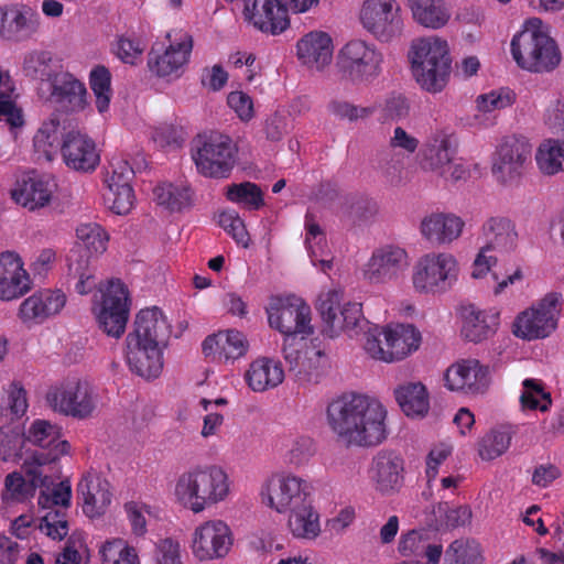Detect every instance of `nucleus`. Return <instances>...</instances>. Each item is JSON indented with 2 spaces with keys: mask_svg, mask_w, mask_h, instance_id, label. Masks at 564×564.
Wrapping results in <instances>:
<instances>
[{
  "mask_svg": "<svg viewBox=\"0 0 564 564\" xmlns=\"http://www.w3.org/2000/svg\"><path fill=\"white\" fill-rule=\"evenodd\" d=\"M326 416L330 430L347 445L372 447L387 438V410L367 395L350 393L334 399Z\"/></svg>",
  "mask_w": 564,
  "mask_h": 564,
  "instance_id": "obj_1",
  "label": "nucleus"
},
{
  "mask_svg": "<svg viewBox=\"0 0 564 564\" xmlns=\"http://www.w3.org/2000/svg\"><path fill=\"white\" fill-rule=\"evenodd\" d=\"M174 492L182 506L199 513L228 496V476L216 465L196 466L177 478Z\"/></svg>",
  "mask_w": 564,
  "mask_h": 564,
  "instance_id": "obj_2",
  "label": "nucleus"
},
{
  "mask_svg": "<svg viewBox=\"0 0 564 564\" xmlns=\"http://www.w3.org/2000/svg\"><path fill=\"white\" fill-rule=\"evenodd\" d=\"M412 73L417 84L430 93L441 91L451 73V57L446 41L436 36L413 42L409 53Z\"/></svg>",
  "mask_w": 564,
  "mask_h": 564,
  "instance_id": "obj_3",
  "label": "nucleus"
},
{
  "mask_svg": "<svg viewBox=\"0 0 564 564\" xmlns=\"http://www.w3.org/2000/svg\"><path fill=\"white\" fill-rule=\"evenodd\" d=\"M383 62V54L373 44L351 40L338 51L334 67L340 80L369 85L381 75Z\"/></svg>",
  "mask_w": 564,
  "mask_h": 564,
  "instance_id": "obj_4",
  "label": "nucleus"
},
{
  "mask_svg": "<svg viewBox=\"0 0 564 564\" xmlns=\"http://www.w3.org/2000/svg\"><path fill=\"white\" fill-rule=\"evenodd\" d=\"M511 53L518 66L532 73L555 69L562 58L556 42L539 30H523L513 36Z\"/></svg>",
  "mask_w": 564,
  "mask_h": 564,
  "instance_id": "obj_5",
  "label": "nucleus"
},
{
  "mask_svg": "<svg viewBox=\"0 0 564 564\" xmlns=\"http://www.w3.org/2000/svg\"><path fill=\"white\" fill-rule=\"evenodd\" d=\"M245 20L262 33L276 35L290 25L289 10L305 12L319 0H243Z\"/></svg>",
  "mask_w": 564,
  "mask_h": 564,
  "instance_id": "obj_6",
  "label": "nucleus"
},
{
  "mask_svg": "<svg viewBox=\"0 0 564 564\" xmlns=\"http://www.w3.org/2000/svg\"><path fill=\"white\" fill-rule=\"evenodd\" d=\"M382 333L384 335V346L379 339L378 327L369 328L366 333L364 348L376 360L384 362L400 361L420 347L421 334L411 324L388 325Z\"/></svg>",
  "mask_w": 564,
  "mask_h": 564,
  "instance_id": "obj_7",
  "label": "nucleus"
},
{
  "mask_svg": "<svg viewBox=\"0 0 564 564\" xmlns=\"http://www.w3.org/2000/svg\"><path fill=\"white\" fill-rule=\"evenodd\" d=\"M236 153L237 149L229 137L212 133L195 141L193 160L202 175L227 178L236 164Z\"/></svg>",
  "mask_w": 564,
  "mask_h": 564,
  "instance_id": "obj_8",
  "label": "nucleus"
},
{
  "mask_svg": "<svg viewBox=\"0 0 564 564\" xmlns=\"http://www.w3.org/2000/svg\"><path fill=\"white\" fill-rule=\"evenodd\" d=\"M562 294L547 293L535 305L521 312L512 324V333L524 340L549 337L557 327Z\"/></svg>",
  "mask_w": 564,
  "mask_h": 564,
  "instance_id": "obj_9",
  "label": "nucleus"
},
{
  "mask_svg": "<svg viewBox=\"0 0 564 564\" xmlns=\"http://www.w3.org/2000/svg\"><path fill=\"white\" fill-rule=\"evenodd\" d=\"M481 235L485 245L474 261L471 276L475 279L481 278L497 262L496 257L487 256L488 251L505 253L513 251L518 246L516 225L507 217L495 216L487 219L482 225Z\"/></svg>",
  "mask_w": 564,
  "mask_h": 564,
  "instance_id": "obj_10",
  "label": "nucleus"
},
{
  "mask_svg": "<svg viewBox=\"0 0 564 564\" xmlns=\"http://www.w3.org/2000/svg\"><path fill=\"white\" fill-rule=\"evenodd\" d=\"M99 291L101 302L96 314L99 327L108 336L119 338L124 333L129 318V290L119 279H112L101 285Z\"/></svg>",
  "mask_w": 564,
  "mask_h": 564,
  "instance_id": "obj_11",
  "label": "nucleus"
},
{
  "mask_svg": "<svg viewBox=\"0 0 564 564\" xmlns=\"http://www.w3.org/2000/svg\"><path fill=\"white\" fill-rule=\"evenodd\" d=\"M458 271L452 254H426L415 265L413 285L421 293L446 292L456 282Z\"/></svg>",
  "mask_w": 564,
  "mask_h": 564,
  "instance_id": "obj_12",
  "label": "nucleus"
},
{
  "mask_svg": "<svg viewBox=\"0 0 564 564\" xmlns=\"http://www.w3.org/2000/svg\"><path fill=\"white\" fill-rule=\"evenodd\" d=\"M267 313L270 326L286 338L297 334L314 333L311 325V307L301 297L295 295L272 297Z\"/></svg>",
  "mask_w": 564,
  "mask_h": 564,
  "instance_id": "obj_13",
  "label": "nucleus"
},
{
  "mask_svg": "<svg viewBox=\"0 0 564 564\" xmlns=\"http://www.w3.org/2000/svg\"><path fill=\"white\" fill-rule=\"evenodd\" d=\"M25 443H31L39 447L30 457L25 458L23 464H32L39 467L53 469V465L64 455H67L70 445L67 441L61 440V429L45 420H36L24 433Z\"/></svg>",
  "mask_w": 564,
  "mask_h": 564,
  "instance_id": "obj_14",
  "label": "nucleus"
},
{
  "mask_svg": "<svg viewBox=\"0 0 564 564\" xmlns=\"http://www.w3.org/2000/svg\"><path fill=\"white\" fill-rule=\"evenodd\" d=\"M46 402L54 411L79 420L89 417L96 408L89 384L77 379L51 387Z\"/></svg>",
  "mask_w": 564,
  "mask_h": 564,
  "instance_id": "obj_15",
  "label": "nucleus"
},
{
  "mask_svg": "<svg viewBox=\"0 0 564 564\" xmlns=\"http://www.w3.org/2000/svg\"><path fill=\"white\" fill-rule=\"evenodd\" d=\"M532 147L524 137L509 135L498 145L491 172L496 180L503 184L517 182L530 160Z\"/></svg>",
  "mask_w": 564,
  "mask_h": 564,
  "instance_id": "obj_16",
  "label": "nucleus"
},
{
  "mask_svg": "<svg viewBox=\"0 0 564 564\" xmlns=\"http://www.w3.org/2000/svg\"><path fill=\"white\" fill-rule=\"evenodd\" d=\"M360 20L364 28L382 42L399 36L403 28L400 6L395 0H365Z\"/></svg>",
  "mask_w": 564,
  "mask_h": 564,
  "instance_id": "obj_17",
  "label": "nucleus"
},
{
  "mask_svg": "<svg viewBox=\"0 0 564 564\" xmlns=\"http://www.w3.org/2000/svg\"><path fill=\"white\" fill-rule=\"evenodd\" d=\"M230 528L221 520H209L193 533L192 550L199 561L224 558L232 546Z\"/></svg>",
  "mask_w": 564,
  "mask_h": 564,
  "instance_id": "obj_18",
  "label": "nucleus"
},
{
  "mask_svg": "<svg viewBox=\"0 0 564 564\" xmlns=\"http://www.w3.org/2000/svg\"><path fill=\"white\" fill-rule=\"evenodd\" d=\"M41 17L29 4L11 3L0 7V36L21 42L33 37L40 30Z\"/></svg>",
  "mask_w": 564,
  "mask_h": 564,
  "instance_id": "obj_19",
  "label": "nucleus"
},
{
  "mask_svg": "<svg viewBox=\"0 0 564 564\" xmlns=\"http://www.w3.org/2000/svg\"><path fill=\"white\" fill-rule=\"evenodd\" d=\"M47 467H39L32 464H22V469L25 476L30 477V487L32 490L41 489L39 496V503L42 507L61 506L68 508L72 498V487L68 479H64L55 484V478H58L59 470L55 474H48Z\"/></svg>",
  "mask_w": 564,
  "mask_h": 564,
  "instance_id": "obj_20",
  "label": "nucleus"
},
{
  "mask_svg": "<svg viewBox=\"0 0 564 564\" xmlns=\"http://www.w3.org/2000/svg\"><path fill=\"white\" fill-rule=\"evenodd\" d=\"M268 506L278 512L292 510L310 499L307 482L296 476H278L268 485Z\"/></svg>",
  "mask_w": 564,
  "mask_h": 564,
  "instance_id": "obj_21",
  "label": "nucleus"
},
{
  "mask_svg": "<svg viewBox=\"0 0 564 564\" xmlns=\"http://www.w3.org/2000/svg\"><path fill=\"white\" fill-rule=\"evenodd\" d=\"M170 44L162 54L156 53L154 48L149 53L148 65L152 73L159 77L181 75L180 70L188 62L193 50L192 35L184 33L177 42H173L171 33L166 34Z\"/></svg>",
  "mask_w": 564,
  "mask_h": 564,
  "instance_id": "obj_22",
  "label": "nucleus"
},
{
  "mask_svg": "<svg viewBox=\"0 0 564 564\" xmlns=\"http://www.w3.org/2000/svg\"><path fill=\"white\" fill-rule=\"evenodd\" d=\"M61 153L65 164L75 171L89 172L99 163L95 142L78 130L73 129L65 133Z\"/></svg>",
  "mask_w": 564,
  "mask_h": 564,
  "instance_id": "obj_23",
  "label": "nucleus"
},
{
  "mask_svg": "<svg viewBox=\"0 0 564 564\" xmlns=\"http://www.w3.org/2000/svg\"><path fill=\"white\" fill-rule=\"evenodd\" d=\"M403 459L393 451L382 449L371 463V478L376 490L390 496L400 490L403 481Z\"/></svg>",
  "mask_w": 564,
  "mask_h": 564,
  "instance_id": "obj_24",
  "label": "nucleus"
},
{
  "mask_svg": "<svg viewBox=\"0 0 564 564\" xmlns=\"http://www.w3.org/2000/svg\"><path fill=\"white\" fill-rule=\"evenodd\" d=\"M446 387L468 394L482 393L489 383L488 370L478 360L468 359L451 366L445 372Z\"/></svg>",
  "mask_w": 564,
  "mask_h": 564,
  "instance_id": "obj_25",
  "label": "nucleus"
},
{
  "mask_svg": "<svg viewBox=\"0 0 564 564\" xmlns=\"http://www.w3.org/2000/svg\"><path fill=\"white\" fill-rule=\"evenodd\" d=\"M406 267L405 250L394 246H384L372 253L365 274L372 283H384L397 279Z\"/></svg>",
  "mask_w": 564,
  "mask_h": 564,
  "instance_id": "obj_26",
  "label": "nucleus"
},
{
  "mask_svg": "<svg viewBox=\"0 0 564 564\" xmlns=\"http://www.w3.org/2000/svg\"><path fill=\"white\" fill-rule=\"evenodd\" d=\"M54 188L55 184L48 176L32 172L17 181L11 196L17 204L33 212L48 205Z\"/></svg>",
  "mask_w": 564,
  "mask_h": 564,
  "instance_id": "obj_27",
  "label": "nucleus"
},
{
  "mask_svg": "<svg viewBox=\"0 0 564 564\" xmlns=\"http://www.w3.org/2000/svg\"><path fill=\"white\" fill-rule=\"evenodd\" d=\"M171 335V327L162 311L153 306L141 310L134 321V329L127 337L154 347L165 348Z\"/></svg>",
  "mask_w": 564,
  "mask_h": 564,
  "instance_id": "obj_28",
  "label": "nucleus"
},
{
  "mask_svg": "<svg viewBox=\"0 0 564 564\" xmlns=\"http://www.w3.org/2000/svg\"><path fill=\"white\" fill-rule=\"evenodd\" d=\"M127 362L132 372L150 380L158 378L163 369V349L154 347L132 337L126 338Z\"/></svg>",
  "mask_w": 564,
  "mask_h": 564,
  "instance_id": "obj_29",
  "label": "nucleus"
},
{
  "mask_svg": "<svg viewBox=\"0 0 564 564\" xmlns=\"http://www.w3.org/2000/svg\"><path fill=\"white\" fill-rule=\"evenodd\" d=\"M30 290V278L20 257L10 251L0 253V299L11 301Z\"/></svg>",
  "mask_w": 564,
  "mask_h": 564,
  "instance_id": "obj_30",
  "label": "nucleus"
},
{
  "mask_svg": "<svg viewBox=\"0 0 564 564\" xmlns=\"http://www.w3.org/2000/svg\"><path fill=\"white\" fill-rule=\"evenodd\" d=\"M51 85V99L68 112L83 110L87 105V90L82 82L65 72L55 73Z\"/></svg>",
  "mask_w": 564,
  "mask_h": 564,
  "instance_id": "obj_31",
  "label": "nucleus"
},
{
  "mask_svg": "<svg viewBox=\"0 0 564 564\" xmlns=\"http://www.w3.org/2000/svg\"><path fill=\"white\" fill-rule=\"evenodd\" d=\"M463 227L464 221L453 214L432 213L421 220L420 231L431 245L443 246L456 240Z\"/></svg>",
  "mask_w": 564,
  "mask_h": 564,
  "instance_id": "obj_32",
  "label": "nucleus"
},
{
  "mask_svg": "<svg viewBox=\"0 0 564 564\" xmlns=\"http://www.w3.org/2000/svg\"><path fill=\"white\" fill-rule=\"evenodd\" d=\"M66 304V295L61 290H44L25 299L20 305L19 315L23 322L42 323L58 314Z\"/></svg>",
  "mask_w": 564,
  "mask_h": 564,
  "instance_id": "obj_33",
  "label": "nucleus"
},
{
  "mask_svg": "<svg viewBox=\"0 0 564 564\" xmlns=\"http://www.w3.org/2000/svg\"><path fill=\"white\" fill-rule=\"evenodd\" d=\"M299 58L311 68L324 70L333 58V42L325 32H311L297 42Z\"/></svg>",
  "mask_w": 564,
  "mask_h": 564,
  "instance_id": "obj_34",
  "label": "nucleus"
},
{
  "mask_svg": "<svg viewBox=\"0 0 564 564\" xmlns=\"http://www.w3.org/2000/svg\"><path fill=\"white\" fill-rule=\"evenodd\" d=\"M462 336L471 343H480L496 333L498 315H490L474 304L460 307Z\"/></svg>",
  "mask_w": 564,
  "mask_h": 564,
  "instance_id": "obj_35",
  "label": "nucleus"
},
{
  "mask_svg": "<svg viewBox=\"0 0 564 564\" xmlns=\"http://www.w3.org/2000/svg\"><path fill=\"white\" fill-rule=\"evenodd\" d=\"M77 494L83 498L84 513L90 518L104 514L111 502L109 482L90 475H85L80 479Z\"/></svg>",
  "mask_w": 564,
  "mask_h": 564,
  "instance_id": "obj_36",
  "label": "nucleus"
},
{
  "mask_svg": "<svg viewBox=\"0 0 564 564\" xmlns=\"http://www.w3.org/2000/svg\"><path fill=\"white\" fill-rule=\"evenodd\" d=\"M454 154L455 149L451 138L445 134H437L431 138L422 149L420 166L424 171H431L446 177Z\"/></svg>",
  "mask_w": 564,
  "mask_h": 564,
  "instance_id": "obj_37",
  "label": "nucleus"
},
{
  "mask_svg": "<svg viewBox=\"0 0 564 564\" xmlns=\"http://www.w3.org/2000/svg\"><path fill=\"white\" fill-rule=\"evenodd\" d=\"M284 378V372L279 362L268 358L253 361L246 372L248 386L256 392H263L279 386Z\"/></svg>",
  "mask_w": 564,
  "mask_h": 564,
  "instance_id": "obj_38",
  "label": "nucleus"
},
{
  "mask_svg": "<svg viewBox=\"0 0 564 564\" xmlns=\"http://www.w3.org/2000/svg\"><path fill=\"white\" fill-rule=\"evenodd\" d=\"M413 19L421 25L437 30L447 24L451 14L444 0H408Z\"/></svg>",
  "mask_w": 564,
  "mask_h": 564,
  "instance_id": "obj_39",
  "label": "nucleus"
},
{
  "mask_svg": "<svg viewBox=\"0 0 564 564\" xmlns=\"http://www.w3.org/2000/svg\"><path fill=\"white\" fill-rule=\"evenodd\" d=\"M65 133V127H61L58 116L52 115L33 138L35 151L42 153L47 161H52L58 150L61 151Z\"/></svg>",
  "mask_w": 564,
  "mask_h": 564,
  "instance_id": "obj_40",
  "label": "nucleus"
},
{
  "mask_svg": "<svg viewBox=\"0 0 564 564\" xmlns=\"http://www.w3.org/2000/svg\"><path fill=\"white\" fill-rule=\"evenodd\" d=\"M395 399L406 416H424L430 408L426 388L421 382L400 386L394 391Z\"/></svg>",
  "mask_w": 564,
  "mask_h": 564,
  "instance_id": "obj_41",
  "label": "nucleus"
},
{
  "mask_svg": "<svg viewBox=\"0 0 564 564\" xmlns=\"http://www.w3.org/2000/svg\"><path fill=\"white\" fill-rule=\"evenodd\" d=\"M289 511L288 525L295 538L313 540L319 534V517L311 501Z\"/></svg>",
  "mask_w": 564,
  "mask_h": 564,
  "instance_id": "obj_42",
  "label": "nucleus"
},
{
  "mask_svg": "<svg viewBox=\"0 0 564 564\" xmlns=\"http://www.w3.org/2000/svg\"><path fill=\"white\" fill-rule=\"evenodd\" d=\"M378 213V203L360 194L347 195L340 205L341 217L352 225L370 221Z\"/></svg>",
  "mask_w": 564,
  "mask_h": 564,
  "instance_id": "obj_43",
  "label": "nucleus"
},
{
  "mask_svg": "<svg viewBox=\"0 0 564 564\" xmlns=\"http://www.w3.org/2000/svg\"><path fill=\"white\" fill-rule=\"evenodd\" d=\"M340 295L336 291L319 296L317 310L324 323L323 333L334 338L343 332Z\"/></svg>",
  "mask_w": 564,
  "mask_h": 564,
  "instance_id": "obj_44",
  "label": "nucleus"
},
{
  "mask_svg": "<svg viewBox=\"0 0 564 564\" xmlns=\"http://www.w3.org/2000/svg\"><path fill=\"white\" fill-rule=\"evenodd\" d=\"M512 427L500 425L491 429L478 442V454L482 460H492L501 456L510 446Z\"/></svg>",
  "mask_w": 564,
  "mask_h": 564,
  "instance_id": "obj_45",
  "label": "nucleus"
},
{
  "mask_svg": "<svg viewBox=\"0 0 564 564\" xmlns=\"http://www.w3.org/2000/svg\"><path fill=\"white\" fill-rule=\"evenodd\" d=\"M155 200L171 212H181L192 205V193L188 187L171 183L158 185L154 191Z\"/></svg>",
  "mask_w": 564,
  "mask_h": 564,
  "instance_id": "obj_46",
  "label": "nucleus"
},
{
  "mask_svg": "<svg viewBox=\"0 0 564 564\" xmlns=\"http://www.w3.org/2000/svg\"><path fill=\"white\" fill-rule=\"evenodd\" d=\"M536 162L546 175L564 171V141L547 140L542 143L536 153Z\"/></svg>",
  "mask_w": 564,
  "mask_h": 564,
  "instance_id": "obj_47",
  "label": "nucleus"
},
{
  "mask_svg": "<svg viewBox=\"0 0 564 564\" xmlns=\"http://www.w3.org/2000/svg\"><path fill=\"white\" fill-rule=\"evenodd\" d=\"M375 169L386 183L398 186L403 181V155L393 150H384L377 155Z\"/></svg>",
  "mask_w": 564,
  "mask_h": 564,
  "instance_id": "obj_48",
  "label": "nucleus"
},
{
  "mask_svg": "<svg viewBox=\"0 0 564 564\" xmlns=\"http://www.w3.org/2000/svg\"><path fill=\"white\" fill-rule=\"evenodd\" d=\"M89 85L96 97L97 110L100 113L107 111L112 96L109 69L104 65L95 66L89 74Z\"/></svg>",
  "mask_w": 564,
  "mask_h": 564,
  "instance_id": "obj_49",
  "label": "nucleus"
},
{
  "mask_svg": "<svg viewBox=\"0 0 564 564\" xmlns=\"http://www.w3.org/2000/svg\"><path fill=\"white\" fill-rule=\"evenodd\" d=\"M76 252L68 258V276L69 280H74V288L77 293L84 295L88 294L96 288V279L94 270L89 268V257L78 254L76 262H73V257Z\"/></svg>",
  "mask_w": 564,
  "mask_h": 564,
  "instance_id": "obj_50",
  "label": "nucleus"
},
{
  "mask_svg": "<svg viewBox=\"0 0 564 564\" xmlns=\"http://www.w3.org/2000/svg\"><path fill=\"white\" fill-rule=\"evenodd\" d=\"M226 197L230 202L245 204L252 210H258L264 205L261 188L251 182L231 184L227 187Z\"/></svg>",
  "mask_w": 564,
  "mask_h": 564,
  "instance_id": "obj_51",
  "label": "nucleus"
},
{
  "mask_svg": "<svg viewBox=\"0 0 564 564\" xmlns=\"http://www.w3.org/2000/svg\"><path fill=\"white\" fill-rule=\"evenodd\" d=\"M445 564H481L479 545L475 541L455 540L445 552Z\"/></svg>",
  "mask_w": 564,
  "mask_h": 564,
  "instance_id": "obj_52",
  "label": "nucleus"
},
{
  "mask_svg": "<svg viewBox=\"0 0 564 564\" xmlns=\"http://www.w3.org/2000/svg\"><path fill=\"white\" fill-rule=\"evenodd\" d=\"M108 192L105 193V200L110 209L117 215L128 214L134 202V194L130 183L128 184H107Z\"/></svg>",
  "mask_w": 564,
  "mask_h": 564,
  "instance_id": "obj_53",
  "label": "nucleus"
},
{
  "mask_svg": "<svg viewBox=\"0 0 564 564\" xmlns=\"http://www.w3.org/2000/svg\"><path fill=\"white\" fill-rule=\"evenodd\" d=\"M523 408L531 410L539 409L542 412L549 410L552 399L549 392L544 391L543 384L535 379H525L523 381V392L520 397Z\"/></svg>",
  "mask_w": 564,
  "mask_h": 564,
  "instance_id": "obj_54",
  "label": "nucleus"
},
{
  "mask_svg": "<svg viewBox=\"0 0 564 564\" xmlns=\"http://www.w3.org/2000/svg\"><path fill=\"white\" fill-rule=\"evenodd\" d=\"M100 554L104 564H140L135 550L120 539L106 542Z\"/></svg>",
  "mask_w": 564,
  "mask_h": 564,
  "instance_id": "obj_55",
  "label": "nucleus"
},
{
  "mask_svg": "<svg viewBox=\"0 0 564 564\" xmlns=\"http://www.w3.org/2000/svg\"><path fill=\"white\" fill-rule=\"evenodd\" d=\"M76 235L88 253L99 254L106 251L108 236L99 225H80L76 229Z\"/></svg>",
  "mask_w": 564,
  "mask_h": 564,
  "instance_id": "obj_56",
  "label": "nucleus"
},
{
  "mask_svg": "<svg viewBox=\"0 0 564 564\" xmlns=\"http://www.w3.org/2000/svg\"><path fill=\"white\" fill-rule=\"evenodd\" d=\"M429 541L430 535L426 529L410 530L401 536L398 549L403 557L424 558Z\"/></svg>",
  "mask_w": 564,
  "mask_h": 564,
  "instance_id": "obj_57",
  "label": "nucleus"
},
{
  "mask_svg": "<svg viewBox=\"0 0 564 564\" xmlns=\"http://www.w3.org/2000/svg\"><path fill=\"white\" fill-rule=\"evenodd\" d=\"M24 446V433L19 429H0V459L22 458Z\"/></svg>",
  "mask_w": 564,
  "mask_h": 564,
  "instance_id": "obj_58",
  "label": "nucleus"
},
{
  "mask_svg": "<svg viewBox=\"0 0 564 564\" xmlns=\"http://www.w3.org/2000/svg\"><path fill=\"white\" fill-rule=\"evenodd\" d=\"M221 340L220 359H237L242 357L248 349V340L246 336L236 329L219 332Z\"/></svg>",
  "mask_w": 564,
  "mask_h": 564,
  "instance_id": "obj_59",
  "label": "nucleus"
},
{
  "mask_svg": "<svg viewBox=\"0 0 564 564\" xmlns=\"http://www.w3.org/2000/svg\"><path fill=\"white\" fill-rule=\"evenodd\" d=\"M433 514L445 516L444 523L433 524L434 530L438 531L443 525L447 529H455L465 525L471 518V510L467 506H459L451 509L447 502H440L433 510ZM430 525H432V523Z\"/></svg>",
  "mask_w": 564,
  "mask_h": 564,
  "instance_id": "obj_60",
  "label": "nucleus"
},
{
  "mask_svg": "<svg viewBox=\"0 0 564 564\" xmlns=\"http://www.w3.org/2000/svg\"><path fill=\"white\" fill-rule=\"evenodd\" d=\"M52 59V54L50 52H32L25 56L23 68L29 75L33 77L51 82L55 74L51 69Z\"/></svg>",
  "mask_w": 564,
  "mask_h": 564,
  "instance_id": "obj_61",
  "label": "nucleus"
},
{
  "mask_svg": "<svg viewBox=\"0 0 564 564\" xmlns=\"http://www.w3.org/2000/svg\"><path fill=\"white\" fill-rule=\"evenodd\" d=\"M218 224L232 239L243 248L249 246L250 237L243 220L235 210H226L219 214Z\"/></svg>",
  "mask_w": 564,
  "mask_h": 564,
  "instance_id": "obj_62",
  "label": "nucleus"
},
{
  "mask_svg": "<svg viewBox=\"0 0 564 564\" xmlns=\"http://www.w3.org/2000/svg\"><path fill=\"white\" fill-rule=\"evenodd\" d=\"M516 101V94L509 88H500L489 94L479 95L476 99L477 108L490 112L511 106Z\"/></svg>",
  "mask_w": 564,
  "mask_h": 564,
  "instance_id": "obj_63",
  "label": "nucleus"
},
{
  "mask_svg": "<svg viewBox=\"0 0 564 564\" xmlns=\"http://www.w3.org/2000/svg\"><path fill=\"white\" fill-rule=\"evenodd\" d=\"M343 332L349 334V336L358 335L365 330L368 326V322L362 316L361 304L359 303H346L341 307Z\"/></svg>",
  "mask_w": 564,
  "mask_h": 564,
  "instance_id": "obj_64",
  "label": "nucleus"
}]
</instances>
